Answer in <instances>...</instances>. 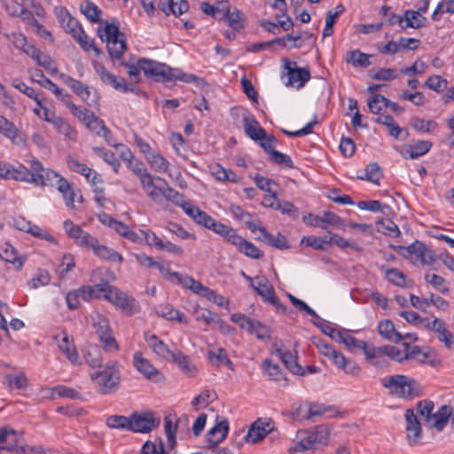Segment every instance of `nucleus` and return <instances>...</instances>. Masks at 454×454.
Masks as SVG:
<instances>
[{
	"label": "nucleus",
	"instance_id": "43",
	"mask_svg": "<svg viewBox=\"0 0 454 454\" xmlns=\"http://www.w3.org/2000/svg\"><path fill=\"white\" fill-rule=\"evenodd\" d=\"M383 177L380 167L376 162H372L365 168L364 176H358L361 180H367L375 184H380V180Z\"/></svg>",
	"mask_w": 454,
	"mask_h": 454
},
{
	"label": "nucleus",
	"instance_id": "38",
	"mask_svg": "<svg viewBox=\"0 0 454 454\" xmlns=\"http://www.w3.org/2000/svg\"><path fill=\"white\" fill-rule=\"evenodd\" d=\"M145 339L148 346L153 349L154 353L160 356L167 357L169 353L168 347L161 340H160L158 336L145 333Z\"/></svg>",
	"mask_w": 454,
	"mask_h": 454
},
{
	"label": "nucleus",
	"instance_id": "11",
	"mask_svg": "<svg viewBox=\"0 0 454 454\" xmlns=\"http://www.w3.org/2000/svg\"><path fill=\"white\" fill-rule=\"evenodd\" d=\"M160 425V419H155L152 412L135 411L130 415L129 431L135 433H149Z\"/></svg>",
	"mask_w": 454,
	"mask_h": 454
},
{
	"label": "nucleus",
	"instance_id": "60",
	"mask_svg": "<svg viewBox=\"0 0 454 454\" xmlns=\"http://www.w3.org/2000/svg\"><path fill=\"white\" fill-rule=\"evenodd\" d=\"M428 356V352L423 350L419 346H412L411 350H407V352H405V356L403 357L406 358V360L411 359L425 364Z\"/></svg>",
	"mask_w": 454,
	"mask_h": 454
},
{
	"label": "nucleus",
	"instance_id": "33",
	"mask_svg": "<svg viewBox=\"0 0 454 454\" xmlns=\"http://www.w3.org/2000/svg\"><path fill=\"white\" fill-rule=\"evenodd\" d=\"M262 369L270 378V380L278 382L283 381V386L287 385V379L278 364L273 363L272 360L266 358L262 362Z\"/></svg>",
	"mask_w": 454,
	"mask_h": 454
},
{
	"label": "nucleus",
	"instance_id": "26",
	"mask_svg": "<svg viewBox=\"0 0 454 454\" xmlns=\"http://www.w3.org/2000/svg\"><path fill=\"white\" fill-rule=\"evenodd\" d=\"M270 431L271 428L270 427V424H263L260 421H256L248 430L247 434L245 436V439L247 442L256 443L262 439H263Z\"/></svg>",
	"mask_w": 454,
	"mask_h": 454
},
{
	"label": "nucleus",
	"instance_id": "34",
	"mask_svg": "<svg viewBox=\"0 0 454 454\" xmlns=\"http://www.w3.org/2000/svg\"><path fill=\"white\" fill-rule=\"evenodd\" d=\"M11 178L16 181L27 182L35 184V182H42L40 179L41 177L36 174V172L32 171L31 168L30 170L27 169L24 166H20L19 168H13Z\"/></svg>",
	"mask_w": 454,
	"mask_h": 454
},
{
	"label": "nucleus",
	"instance_id": "51",
	"mask_svg": "<svg viewBox=\"0 0 454 454\" xmlns=\"http://www.w3.org/2000/svg\"><path fill=\"white\" fill-rule=\"evenodd\" d=\"M6 246V248L0 253V257L4 261L12 263L17 270H20L23 265V261L18 257L17 252L12 246L9 244Z\"/></svg>",
	"mask_w": 454,
	"mask_h": 454
},
{
	"label": "nucleus",
	"instance_id": "19",
	"mask_svg": "<svg viewBox=\"0 0 454 454\" xmlns=\"http://www.w3.org/2000/svg\"><path fill=\"white\" fill-rule=\"evenodd\" d=\"M172 360L177 364L178 368L186 377L193 378L198 374L199 369L196 364L188 356L182 352L178 351L176 353H172Z\"/></svg>",
	"mask_w": 454,
	"mask_h": 454
},
{
	"label": "nucleus",
	"instance_id": "30",
	"mask_svg": "<svg viewBox=\"0 0 454 454\" xmlns=\"http://www.w3.org/2000/svg\"><path fill=\"white\" fill-rule=\"evenodd\" d=\"M190 435L189 419L184 415L178 418L175 424H172V449L176 445V438L178 436L180 439H184Z\"/></svg>",
	"mask_w": 454,
	"mask_h": 454
},
{
	"label": "nucleus",
	"instance_id": "52",
	"mask_svg": "<svg viewBox=\"0 0 454 454\" xmlns=\"http://www.w3.org/2000/svg\"><path fill=\"white\" fill-rule=\"evenodd\" d=\"M377 352L385 353V355L390 359L398 363H403L404 360H406V358L403 357L405 356V352H403V350L395 346L386 345L378 347Z\"/></svg>",
	"mask_w": 454,
	"mask_h": 454
},
{
	"label": "nucleus",
	"instance_id": "39",
	"mask_svg": "<svg viewBox=\"0 0 454 454\" xmlns=\"http://www.w3.org/2000/svg\"><path fill=\"white\" fill-rule=\"evenodd\" d=\"M60 17L63 19H68V23H67V25H64V28L67 33L72 35L75 41H77L78 38L85 33L79 21L73 18L67 11H61Z\"/></svg>",
	"mask_w": 454,
	"mask_h": 454
},
{
	"label": "nucleus",
	"instance_id": "24",
	"mask_svg": "<svg viewBox=\"0 0 454 454\" xmlns=\"http://www.w3.org/2000/svg\"><path fill=\"white\" fill-rule=\"evenodd\" d=\"M276 354L290 372L294 374L304 375L305 371L298 364L296 357L289 350H283L279 348L276 349Z\"/></svg>",
	"mask_w": 454,
	"mask_h": 454
},
{
	"label": "nucleus",
	"instance_id": "35",
	"mask_svg": "<svg viewBox=\"0 0 454 454\" xmlns=\"http://www.w3.org/2000/svg\"><path fill=\"white\" fill-rule=\"evenodd\" d=\"M82 13L92 23L102 22L100 15L102 11L91 1L83 0L80 4Z\"/></svg>",
	"mask_w": 454,
	"mask_h": 454
},
{
	"label": "nucleus",
	"instance_id": "4",
	"mask_svg": "<svg viewBox=\"0 0 454 454\" xmlns=\"http://www.w3.org/2000/svg\"><path fill=\"white\" fill-rule=\"evenodd\" d=\"M98 297L105 299L119 307L126 315H133L139 310V305L135 299L129 297L125 293L110 286L108 283L96 285Z\"/></svg>",
	"mask_w": 454,
	"mask_h": 454
},
{
	"label": "nucleus",
	"instance_id": "48",
	"mask_svg": "<svg viewBox=\"0 0 454 454\" xmlns=\"http://www.w3.org/2000/svg\"><path fill=\"white\" fill-rule=\"evenodd\" d=\"M100 79L106 84L113 86L116 90H121L124 92L133 90V87L125 82L124 79L119 80L117 76L107 72Z\"/></svg>",
	"mask_w": 454,
	"mask_h": 454
},
{
	"label": "nucleus",
	"instance_id": "46",
	"mask_svg": "<svg viewBox=\"0 0 454 454\" xmlns=\"http://www.w3.org/2000/svg\"><path fill=\"white\" fill-rule=\"evenodd\" d=\"M172 81H179L184 83L194 82L198 85H202L205 83L203 78H200L193 74L184 73L179 68H172Z\"/></svg>",
	"mask_w": 454,
	"mask_h": 454
},
{
	"label": "nucleus",
	"instance_id": "31",
	"mask_svg": "<svg viewBox=\"0 0 454 454\" xmlns=\"http://www.w3.org/2000/svg\"><path fill=\"white\" fill-rule=\"evenodd\" d=\"M379 333L386 340L398 343L403 340V334L395 331V325L390 320H384L378 325Z\"/></svg>",
	"mask_w": 454,
	"mask_h": 454
},
{
	"label": "nucleus",
	"instance_id": "45",
	"mask_svg": "<svg viewBox=\"0 0 454 454\" xmlns=\"http://www.w3.org/2000/svg\"><path fill=\"white\" fill-rule=\"evenodd\" d=\"M378 347L372 345L370 349L366 350L365 359L377 368H384L387 365V360L385 358V353H378Z\"/></svg>",
	"mask_w": 454,
	"mask_h": 454
},
{
	"label": "nucleus",
	"instance_id": "42",
	"mask_svg": "<svg viewBox=\"0 0 454 454\" xmlns=\"http://www.w3.org/2000/svg\"><path fill=\"white\" fill-rule=\"evenodd\" d=\"M59 187L57 188L59 192L63 194L66 206L69 208H74V197L75 192L72 189L71 184L67 179H59Z\"/></svg>",
	"mask_w": 454,
	"mask_h": 454
},
{
	"label": "nucleus",
	"instance_id": "27",
	"mask_svg": "<svg viewBox=\"0 0 454 454\" xmlns=\"http://www.w3.org/2000/svg\"><path fill=\"white\" fill-rule=\"evenodd\" d=\"M432 330L438 333V339L443 342L447 348H451L454 345V335L446 328L445 323L438 318H434L432 323Z\"/></svg>",
	"mask_w": 454,
	"mask_h": 454
},
{
	"label": "nucleus",
	"instance_id": "57",
	"mask_svg": "<svg viewBox=\"0 0 454 454\" xmlns=\"http://www.w3.org/2000/svg\"><path fill=\"white\" fill-rule=\"evenodd\" d=\"M241 15L242 12L239 11L237 8H233V10L231 11L230 7L228 15H225L223 20H226L231 27H232L234 30L239 31L243 27L241 23Z\"/></svg>",
	"mask_w": 454,
	"mask_h": 454
},
{
	"label": "nucleus",
	"instance_id": "22",
	"mask_svg": "<svg viewBox=\"0 0 454 454\" xmlns=\"http://www.w3.org/2000/svg\"><path fill=\"white\" fill-rule=\"evenodd\" d=\"M244 130L247 137L252 140L258 142L266 136V130L261 127L258 121L253 117H243Z\"/></svg>",
	"mask_w": 454,
	"mask_h": 454
},
{
	"label": "nucleus",
	"instance_id": "61",
	"mask_svg": "<svg viewBox=\"0 0 454 454\" xmlns=\"http://www.w3.org/2000/svg\"><path fill=\"white\" fill-rule=\"evenodd\" d=\"M146 160L150 163L151 167L156 171L166 170L168 168V161L153 151L147 154Z\"/></svg>",
	"mask_w": 454,
	"mask_h": 454
},
{
	"label": "nucleus",
	"instance_id": "10",
	"mask_svg": "<svg viewBox=\"0 0 454 454\" xmlns=\"http://www.w3.org/2000/svg\"><path fill=\"white\" fill-rule=\"evenodd\" d=\"M303 221L308 225L321 229H325L327 225L340 230H344L345 228L343 220L339 215L330 211H324L322 215H316L309 213L303 217Z\"/></svg>",
	"mask_w": 454,
	"mask_h": 454
},
{
	"label": "nucleus",
	"instance_id": "1",
	"mask_svg": "<svg viewBox=\"0 0 454 454\" xmlns=\"http://www.w3.org/2000/svg\"><path fill=\"white\" fill-rule=\"evenodd\" d=\"M434 404L430 400L419 401L417 404L418 413L424 418L427 427L435 428L441 432L447 425L452 415L453 408L449 405H442L435 412H433Z\"/></svg>",
	"mask_w": 454,
	"mask_h": 454
},
{
	"label": "nucleus",
	"instance_id": "5",
	"mask_svg": "<svg viewBox=\"0 0 454 454\" xmlns=\"http://www.w3.org/2000/svg\"><path fill=\"white\" fill-rule=\"evenodd\" d=\"M116 362L106 363L104 370L97 371L90 374L93 380H97L98 390L101 394H107L114 388L120 381L119 372L116 369Z\"/></svg>",
	"mask_w": 454,
	"mask_h": 454
},
{
	"label": "nucleus",
	"instance_id": "44",
	"mask_svg": "<svg viewBox=\"0 0 454 454\" xmlns=\"http://www.w3.org/2000/svg\"><path fill=\"white\" fill-rule=\"evenodd\" d=\"M217 398V394L214 390H204L201 394L193 398L192 404L195 410H200L207 407L209 403H213Z\"/></svg>",
	"mask_w": 454,
	"mask_h": 454
},
{
	"label": "nucleus",
	"instance_id": "14",
	"mask_svg": "<svg viewBox=\"0 0 454 454\" xmlns=\"http://www.w3.org/2000/svg\"><path fill=\"white\" fill-rule=\"evenodd\" d=\"M251 286L261 295L265 301L275 306L278 309H281L286 310V307L281 303L279 299L276 296L273 286L269 283L267 278L257 281L256 284L252 283Z\"/></svg>",
	"mask_w": 454,
	"mask_h": 454
},
{
	"label": "nucleus",
	"instance_id": "13",
	"mask_svg": "<svg viewBox=\"0 0 454 454\" xmlns=\"http://www.w3.org/2000/svg\"><path fill=\"white\" fill-rule=\"evenodd\" d=\"M30 168L32 171L36 172V174L41 177L42 182H35V185H56L59 187V179H65L60 176L56 171L52 169H45L43 164L36 159H33L30 161Z\"/></svg>",
	"mask_w": 454,
	"mask_h": 454
},
{
	"label": "nucleus",
	"instance_id": "50",
	"mask_svg": "<svg viewBox=\"0 0 454 454\" xmlns=\"http://www.w3.org/2000/svg\"><path fill=\"white\" fill-rule=\"evenodd\" d=\"M106 423L110 428L129 430L130 416L111 415L106 419Z\"/></svg>",
	"mask_w": 454,
	"mask_h": 454
},
{
	"label": "nucleus",
	"instance_id": "12",
	"mask_svg": "<svg viewBox=\"0 0 454 454\" xmlns=\"http://www.w3.org/2000/svg\"><path fill=\"white\" fill-rule=\"evenodd\" d=\"M148 194L156 203L168 208L170 200V187L164 179L153 178L152 188Z\"/></svg>",
	"mask_w": 454,
	"mask_h": 454
},
{
	"label": "nucleus",
	"instance_id": "63",
	"mask_svg": "<svg viewBox=\"0 0 454 454\" xmlns=\"http://www.w3.org/2000/svg\"><path fill=\"white\" fill-rule=\"evenodd\" d=\"M386 278L389 282L397 286H404L406 282L405 275L397 269H389L386 271Z\"/></svg>",
	"mask_w": 454,
	"mask_h": 454
},
{
	"label": "nucleus",
	"instance_id": "53",
	"mask_svg": "<svg viewBox=\"0 0 454 454\" xmlns=\"http://www.w3.org/2000/svg\"><path fill=\"white\" fill-rule=\"evenodd\" d=\"M228 354L225 348H218L216 350L207 352V359L212 366L220 367L227 359Z\"/></svg>",
	"mask_w": 454,
	"mask_h": 454
},
{
	"label": "nucleus",
	"instance_id": "58",
	"mask_svg": "<svg viewBox=\"0 0 454 454\" xmlns=\"http://www.w3.org/2000/svg\"><path fill=\"white\" fill-rule=\"evenodd\" d=\"M411 126L419 131L430 132L437 127V123L434 121H426L419 117H414L411 120Z\"/></svg>",
	"mask_w": 454,
	"mask_h": 454
},
{
	"label": "nucleus",
	"instance_id": "29",
	"mask_svg": "<svg viewBox=\"0 0 454 454\" xmlns=\"http://www.w3.org/2000/svg\"><path fill=\"white\" fill-rule=\"evenodd\" d=\"M22 41L26 42L25 37L22 38ZM23 51L30 56L39 66L43 67L46 69L51 67V59L49 56L43 54V52L35 48L33 44H28L27 43L23 45Z\"/></svg>",
	"mask_w": 454,
	"mask_h": 454
},
{
	"label": "nucleus",
	"instance_id": "36",
	"mask_svg": "<svg viewBox=\"0 0 454 454\" xmlns=\"http://www.w3.org/2000/svg\"><path fill=\"white\" fill-rule=\"evenodd\" d=\"M58 346L73 364H81L75 346L72 341H69L67 335L62 337V339L59 341Z\"/></svg>",
	"mask_w": 454,
	"mask_h": 454
},
{
	"label": "nucleus",
	"instance_id": "37",
	"mask_svg": "<svg viewBox=\"0 0 454 454\" xmlns=\"http://www.w3.org/2000/svg\"><path fill=\"white\" fill-rule=\"evenodd\" d=\"M239 241H237V244L234 245L236 248L243 253L247 257L253 259H260L263 256V252L261 251L257 247H255L252 242L246 240L243 237L239 238Z\"/></svg>",
	"mask_w": 454,
	"mask_h": 454
},
{
	"label": "nucleus",
	"instance_id": "28",
	"mask_svg": "<svg viewBox=\"0 0 454 454\" xmlns=\"http://www.w3.org/2000/svg\"><path fill=\"white\" fill-rule=\"evenodd\" d=\"M210 230L222 236L233 246L238 245L237 241H239V238L240 236L237 233L236 230L220 222L215 221Z\"/></svg>",
	"mask_w": 454,
	"mask_h": 454
},
{
	"label": "nucleus",
	"instance_id": "59",
	"mask_svg": "<svg viewBox=\"0 0 454 454\" xmlns=\"http://www.w3.org/2000/svg\"><path fill=\"white\" fill-rule=\"evenodd\" d=\"M343 344L350 350L362 349L364 356L366 355V350L372 347V345H368L365 341L358 340L348 333L345 337Z\"/></svg>",
	"mask_w": 454,
	"mask_h": 454
},
{
	"label": "nucleus",
	"instance_id": "21",
	"mask_svg": "<svg viewBox=\"0 0 454 454\" xmlns=\"http://www.w3.org/2000/svg\"><path fill=\"white\" fill-rule=\"evenodd\" d=\"M258 231L262 235L257 238L258 240L280 250L288 249L290 247L286 238L281 233H278L277 236H274L270 234L265 227H259Z\"/></svg>",
	"mask_w": 454,
	"mask_h": 454
},
{
	"label": "nucleus",
	"instance_id": "6",
	"mask_svg": "<svg viewBox=\"0 0 454 454\" xmlns=\"http://www.w3.org/2000/svg\"><path fill=\"white\" fill-rule=\"evenodd\" d=\"M92 325L96 330L106 352L116 351L119 348L115 338L112 334L108 319L101 315L96 314L92 317Z\"/></svg>",
	"mask_w": 454,
	"mask_h": 454
},
{
	"label": "nucleus",
	"instance_id": "56",
	"mask_svg": "<svg viewBox=\"0 0 454 454\" xmlns=\"http://www.w3.org/2000/svg\"><path fill=\"white\" fill-rule=\"evenodd\" d=\"M172 278H175L177 284L181 285L183 287L187 288L194 292L197 289V284L200 282L195 280L193 278L186 275L181 274L179 272L172 271Z\"/></svg>",
	"mask_w": 454,
	"mask_h": 454
},
{
	"label": "nucleus",
	"instance_id": "7",
	"mask_svg": "<svg viewBox=\"0 0 454 454\" xmlns=\"http://www.w3.org/2000/svg\"><path fill=\"white\" fill-rule=\"evenodd\" d=\"M283 61L286 73H283L282 78L285 76L287 78V81L285 82L286 86H296L298 89L303 87L310 79L309 70L298 67L296 62H291L288 59H284Z\"/></svg>",
	"mask_w": 454,
	"mask_h": 454
},
{
	"label": "nucleus",
	"instance_id": "55",
	"mask_svg": "<svg viewBox=\"0 0 454 454\" xmlns=\"http://www.w3.org/2000/svg\"><path fill=\"white\" fill-rule=\"evenodd\" d=\"M248 333L254 334L258 340H268L271 333L268 326L254 319H253V327L249 328Z\"/></svg>",
	"mask_w": 454,
	"mask_h": 454
},
{
	"label": "nucleus",
	"instance_id": "9",
	"mask_svg": "<svg viewBox=\"0 0 454 454\" xmlns=\"http://www.w3.org/2000/svg\"><path fill=\"white\" fill-rule=\"evenodd\" d=\"M138 65L145 75L148 78H152L156 82L170 80V67H167L165 64L152 59H140Z\"/></svg>",
	"mask_w": 454,
	"mask_h": 454
},
{
	"label": "nucleus",
	"instance_id": "25",
	"mask_svg": "<svg viewBox=\"0 0 454 454\" xmlns=\"http://www.w3.org/2000/svg\"><path fill=\"white\" fill-rule=\"evenodd\" d=\"M59 77L82 100H88L90 95V91L89 90L88 86L83 84L81 81L74 79L73 77L65 74H60Z\"/></svg>",
	"mask_w": 454,
	"mask_h": 454
},
{
	"label": "nucleus",
	"instance_id": "23",
	"mask_svg": "<svg viewBox=\"0 0 454 454\" xmlns=\"http://www.w3.org/2000/svg\"><path fill=\"white\" fill-rule=\"evenodd\" d=\"M134 256L139 264L146 268L155 267L159 270L163 278L166 279H170V269L168 262H166V265H164L158 261H154L153 257L148 256L144 253L134 254Z\"/></svg>",
	"mask_w": 454,
	"mask_h": 454
},
{
	"label": "nucleus",
	"instance_id": "47",
	"mask_svg": "<svg viewBox=\"0 0 454 454\" xmlns=\"http://www.w3.org/2000/svg\"><path fill=\"white\" fill-rule=\"evenodd\" d=\"M0 133L5 137L10 138L12 141L15 142L20 130L12 121L0 115Z\"/></svg>",
	"mask_w": 454,
	"mask_h": 454
},
{
	"label": "nucleus",
	"instance_id": "15",
	"mask_svg": "<svg viewBox=\"0 0 454 454\" xmlns=\"http://www.w3.org/2000/svg\"><path fill=\"white\" fill-rule=\"evenodd\" d=\"M90 298H98V292L94 286H82L74 292H69L67 296V304L69 309H75L80 305V299L87 301Z\"/></svg>",
	"mask_w": 454,
	"mask_h": 454
},
{
	"label": "nucleus",
	"instance_id": "2",
	"mask_svg": "<svg viewBox=\"0 0 454 454\" xmlns=\"http://www.w3.org/2000/svg\"><path fill=\"white\" fill-rule=\"evenodd\" d=\"M98 36L106 42L107 51L112 59H120L126 50V36L120 31L118 23L106 22L104 29H98Z\"/></svg>",
	"mask_w": 454,
	"mask_h": 454
},
{
	"label": "nucleus",
	"instance_id": "41",
	"mask_svg": "<svg viewBox=\"0 0 454 454\" xmlns=\"http://www.w3.org/2000/svg\"><path fill=\"white\" fill-rule=\"evenodd\" d=\"M298 442L295 443L294 450L303 451L316 449V438L312 431H302L298 435Z\"/></svg>",
	"mask_w": 454,
	"mask_h": 454
},
{
	"label": "nucleus",
	"instance_id": "54",
	"mask_svg": "<svg viewBox=\"0 0 454 454\" xmlns=\"http://www.w3.org/2000/svg\"><path fill=\"white\" fill-rule=\"evenodd\" d=\"M454 13V0L441 1L432 14L433 20H439L443 13Z\"/></svg>",
	"mask_w": 454,
	"mask_h": 454
},
{
	"label": "nucleus",
	"instance_id": "16",
	"mask_svg": "<svg viewBox=\"0 0 454 454\" xmlns=\"http://www.w3.org/2000/svg\"><path fill=\"white\" fill-rule=\"evenodd\" d=\"M133 364L137 371L145 378L153 380L155 382L161 380V375L159 371L150 363L149 360L143 356L141 352H135L133 356Z\"/></svg>",
	"mask_w": 454,
	"mask_h": 454
},
{
	"label": "nucleus",
	"instance_id": "49",
	"mask_svg": "<svg viewBox=\"0 0 454 454\" xmlns=\"http://www.w3.org/2000/svg\"><path fill=\"white\" fill-rule=\"evenodd\" d=\"M93 252L96 255H98L103 259H107L109 261L114 262H121L123 260L122 256L119 253L114 251L111 248H108L106 246L100 245V244H98L95 247Z\"/></svg>",
	"mask_w": 454,
	"mask_h": 454
},
{
	"label": "nucleus",
	"instance_id": "8",
	"mask_svg": "<svg viewBox=\"0 0 454 454\" xmlns=\"http://www.w3.org/2000/svg\"><path fill=\"white\" fill-rule=\"evenodd\" d=\"M403 256L412 262H419L421 265L429 264L434 261V253L424 243L416 241L408 247H400Z\"/></svg>",
	"mask_w": 454,
	"mask_h": 454
},
{
	"label": "nucleus",
	"instance_id": "62",
	"mask_svg": "<svg viewBox=\"0 0 454 454\" xmlns=\"http://www.w3.org/2000/svg\"><path fill=\"white\" fill-rule=\"evenodd\" d=\"M397 72L394 68H380L371 78L377 81H393L397 78Z\"/></svg>",
	"mask_w": 454,
	"mask_h": 454
},
{
	"label": "nucleus",
	"instance_id": "40",
	"mask_svg": "<svg viewBox=\"0 0 454 454\" xmlns=\"http://www.w3.org/2000/svg\"><path fill=\"white\" fill-rule=\"evenodd\" d=\"M371 57L372 55L363 53L359 50H354L348 52L346 60L355 67L366 68L372 64L369 60Z\"/></svg>",
	"mask_w": 454,
	"mask_h": 454
},
{
	"label": "nucleus",
	"instance_id": "32",
	"mask_svg": "<svg viewBox=\"0 0 454 454\" xmlns=\"http://www.w3.org/2000/svg\"><path fill=\"white\" fill-rule=\"evenodd\" d=\"M85 362L91 368H101L103 363L102 351L97 345H89L83 352Z\"/></svg>",
	"mask_w": 454,
	"mask_h": 454
},
{
	"label": "nucleus",
	"instance_id": "3",
	"mask_svg": "<svg viewBox=\"0 0 454 454\" xmlns=\"http://www.w3.org/2000/svg\"><path fill=\"white\" fill-rule=\"evenodd\" d=\"M389 393L401 398H412L420 394L419 384L409 376L395 374L380 380Z\"/></svg>",
	"mask_w": 454,
	"mask_h": 454
},
{
	"label": "nucleus",
	"instance_id": "20",
	"mask_svg": "<svg viewBox=\"0 0 454 454\" xmlns=\"http://www.w3.org/2000/svg\"><path fill=\"white\" fill-rule=\"evenodd\" d=\"M432 147V143L428 140H418L408 145L401 154L404 159H416L426 154Z\"/></svg>",
	"mask_w": 454,
	"mask_h": 454
},
{
	"label": "nucleus",
	"instance_id": "64",
	"mask_svg": "<svg viewBox=\"0 0 454 454\" xmlns=\"http://www.w3.org/2000/svg\"><path fill=\"white\" fill-rule=\"evenodd\" d=\"M140 454H168L163 447L162 442L157 446L154 442L151 441H146L142 449Z\"/></svg>",
	"mask_w": 454,
	"mask_h": 454
},
{
	"label": "nucleus",
	"instance_id": "18",
	"mask_svg": "<svg viewBox=\"0 0 454 454\" xmlns=\"http://www.w3.org/2000/svg\"><path fill=\"white\" fill-rule=\"evenodd\" d=\"M217 417L216 424L207 432L206 437L209 447H216L221 442H223L229 431V423L226 419H223L218 421Z\"/></svg>",
	"mask_w": 454,
	"mask_h": 454
},
{
	"label": "nucleus",
	"instance_id": "17",
	"mask_svg": "<svg viewBox=\"0 0 454 454\" xmlns=\"http://www.w3.org/2000/svg\"><path fill=\"white\" fill-rule=\"evenodd\" d=\"M407 439L410 445L418 442L421 437V425L414 411L408 409L404 414Z\"/></svg>",
	"mask_w": 454,
	"mask_h": 454
}]
</instances>
